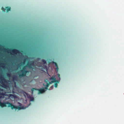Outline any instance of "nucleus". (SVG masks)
Wrapping results in <instances>:
<instances>
[{
    "mask_svg": "<svg viewBox=\"0 0 124 124\" xmlns=\"http://www.w3.org/2000/svg\"><path fill=\"white\" fill-rule=\"evenodd\" d=\"M38 66L39 67H41V66L40 65H39V66Z\"/></svg>",
    "mask_w": 124,
    "mask_h": 124,
    "instance_id": "393cba45",
    "label": "nucleus"
},
{
    "mask_svg": "<svg viewBox=\"0 0 124 124\" xmlns=\"http://www.w3.org/2000/svg\"><path fill=\"white\" fill-rule=\"evenodd\" d=\"M6 8L7 9V12H8L10 10V8L8 7H6Z\"/></svg>",
    "mask_w": 124,
    "mask_h": 124,
    "instance_id": "9d476101",
    "label": "nucleus"
},
{
    "mask_svg": "<svg viewBox=\"0 0 124 124\" xmlns=\"http://www.w3.org/2000/svg\"><path fill=\"white\" fill-rule=\"evenodd\" d=\"M24 62H22V63L23 64H25V59H24Z\"/></svg>",
    "mask_w": 124,
    "mask_h": 124,
    "instance_id": "a211bd4d",
    "label": "nucleus"
},
{
    "mask_svg": "<svg viewBox=\"0 0 124 124\" xmlns=\"http://www.w3.org/2000/svg\"><path fill=\"white\" fill-rule=\"evenodd\" d=\"M15 79V78L13 77V80H14Z\"/></svg>",
    "mask_w": 124,
    "mask_h": 124,
    "instance_id": "a878e982",
    "label": "nucleus"
},
{
    "mask_svg": "<svg viewBox=\"0 0 124 124\" xmlns=\"http://www.w3.org/2000/svg\"><path fill=\"white\" fill-rule=\"evenodd\" d=\"M4 49L7 51H9L10 50V51H11L12 53L15 54H16L17 53L19 54L20 53V52L19 50L15 49H10V50L8 48H4Z\"/></svg>",
    "mask_w": 124,
    "mask_h": 124,
    "instance_id": "20e7f679",
    "label": "nucleus"
},
{
    "mask_svg": "<svg viewBox=\"0 0 124 124\" xmlns=\"http://www.w3.org/2000/svg\"><path fill=\"white\" fill-rule=\"evenodd\" d=\"M25 68H26V67H25V66H24L23 67V68L22 69H24V70H25Z\"/></svg>",
    "mask_w": 124,
    "mask_h": 124,
    "instance_id": "f3484780",
    "label": "nucleus"
},
{
    "mask_svg": "<svg viewBox=\"0 0 124 124\" xmlns=\"http://www.w3.org/2000/svg\"><path fill=\"white\" fill-rule=\"evenodd\" d=\"M46 80H47V81H48V80H47V79H46V80H45V82H46V83H47V81H46Z\"/></svg>",
    "mask_w": 124,
    "mask_h": 124,
    "instance_id": "412c9836",
    "label": "nucleus"
},
{
    "mask_svg": "<svg viewBox=\"0 0 124 124\" xmlns=\"http://www.w3.org/2000/svg\"><path fill=\"white\" fill-rule=\"evenodd\" d=\"M1 96H0V98H1Z\"/></svg>",
    "mask_w": 124,
    "mask_h": 124,
    "instance_id": "c756f323",
    "label": "nucleus"
},
{
    "mask_svg": "<svg viewBox=\"0 0 124 124\" xmlns=\"http://www.w3.org/2000/svg\"><path fill=\"white\" fill-rule=\"evenodd\" d=\"M2 9L3 12H5V10H6V9L3 8V7L2 8Z\"/></svg>",
    "mask_w": 124,
    "mask_h": 124,
    "instance_id": "4468645a",
    "label": "nucleus"
},
{
    "mask_svg": "<svg viewBox=\"0 0 124 124\" xmlns=\"http://www.w3.org/2000/svg\"><path fill=\"white\" fill-rule=\"evenodd\" d=\"M56 70H57V71H58V69H58V67H56Z\"/></svg>",
    "mask_w": 124,
    "mask_h": 124,
    "instance_id": "dca6fc26",
    "label": "nucleus"
},
{
    "mask_svg": "<svg viewBox=\"0 0 124 124\" xmlns=\"http://www.w3.org/2000/svg\"><path fill=\"white\" fill-rule=\"evenodd\" d=\"M40 59V58H37V60H39Z\"/></svg>",
    "mask_w": 124,
    "mask_h": 124,
    "instance_id": "6ab92c4d",
    "label": "nucleus"
},
{
    "mask_svg": "<svg viewBox=\"0 0 124 124\" xmlns=\"http://www.w3.org/2000/svg\"><path fill=\"white\" fill-rule=\"evenodd\" d=\"M0 78L2 79V81H4V82H6V79H5L3 77H1Z\"/></svg>",
    "mask_w": 124,
    "mask_h": 124,
    "instance_id": "1a4fd4ad",
    "label": "nucleus"
},
{
    "mask_svg": "<svg viewBox=\"0 0 124 124\" xmlns=\"http://www.w3.org/2000/svg\"><path fill=\"white\" fill-rule=\"evenodd\" d=\"M29 72V71L27 70H24V69H22L20 71V73L21 74H19V77H23L26 76L27 73Z\"/></svg>",
    "mask_w": 124,
    "mask_h": 124,
    "instance_id": "7ed1b4c3",
    "label": "nucleus"
},
{
    "mask_svg": "<svg viewBox=\"0 0 124 124\" xmlns=\"http://www.w3.org/2000/svg\"><path fill=\"white\" fill-rule=\"evenodd\" d=\"M39 63H41L40 62H38L37 63V64H38Z\"/></svg>",
    "mask_w": 124,
    "mask_h": 124,
    "instance_id": "5701e85b",
    "label": "nucleus"
},
{
    "mask_svg": "<svg viewBox=\"0 0 124 124\" xmlns=\"http://www.w3.org/2000/svg\"><path fill=\"white\" fill-rule=\"evenodd\" d=\"M1 64L2 65H4V64H3V63H1Z\"/></svg>",
    "mask_w": 124,
    "mask_h": 124,
    "instance_id": "bb28decb",
    "label": "nucleus"
},
{
    "mask_svg": "<svg viewBox=\"0 0 124 124\" xmlns=\"http://www.w3.org/2000/svg\"><path fill=\"white\" fill-rule=\"evenodd\" d=\"M35 90V88H32L31 89V91L32 93H33V92Z\"/></svg>",
    "mask_w": 124,
    "mask_h": 124,
    "instance_id": "ddd939ff",
    "label": "nucleus"
},
{
    "mask_svg": "<svg viewBox=\"0 0 124 124\" xmlns=\"http://www.w3.org/2000/svg\"><path fill=\"white\" fill-rule=\"evenodd\" d=\"M42 68L41 69V70L42 71H44L43 70H46L47 71V66L46 65H43L42 67Z\"/></svg>",
    "mask_w": 124,
    "mask_h": 124,
    "instance_id": "0eeeda50",
    "label": "nucleus"
},
{
    "mask_svg": "<svg viewBox=\"0 0 124 124\" xmlns=\"http://www.w3.org/2000/svg\"><path fill=\"white\" fill-rule=\"evenodd\" d=\"M33 98L32 99V100H32H32H33Z\"/></svg>",
    "mask_w": 124,
    "mask_h": 124,
    "instance_id": "c85d7f7f",
    "label": "nucleus"
},
{
    "mask_svg": "<svg viewBox=\"0 0 124 124\" xmlns=\"http://www.w3.org/2000/svg\"><path fill=\"white\" fill-rule=\"evenodd\" d=\"M7 75L8 77H10L11 75V73H9L7 74Z\"/></svg>",
    "mask_w": 124,
    "mask_h": 124,
    "instance_id": "2eb2a0df",
    "label": "nucleus"
},
{
    "mask_svg": "<svg viewBox=\"0 0 124 124\" xmlns=\"http://www.w3.org/2000/svg\"><path fill=\"white\" fill-rule=\"evenodd\" d=\"M3 84V85H4V86H6V85H4V84Z\"/></svg>",
    "mask_w": 124,
    "mask_h": 124,
    "instance_id": "cd10ccee",
    "label": "nucleus"
},
{
    "mask_svg": "<svg viewBox=\"0 0 124 124\" xmlns=\"http://www.w3.org/2000/svg\"><path fill=\"white\" fill-rule=\"evenodd\" d=\"M53 85H52V86H51V88H53Z\"/></svg>",
    "mask_w": 124,
    "mask_h": 124,
    "instance_id": "b1692460",
    "label": "nucleus"
},
{
    "mask_svg": "<svg viewBox=\"0 0 124 124\" xmlns=\"http://www.w3.org/2000/svg\"><path fill=\"white\" fill-rule=\"evenodd\" d=\"M50 85L49 83H46V85L45 84H43V85L44 86H45L46 87L45 88H40L39 89L38 91L39 93H42L46 91L47 89H48L47 88Z\"/></svg>",
    "mask_w": 124,
    "mask_h": 124,
    "instance_id": "f03ea898",
    "label": "nucleus"
},
{
    "mask_svg": "<svg viewBox=\"0 0 124 124\" xmlns=\"http://www.w3.org/2000/svg\"><path fill=\"white\" fill-rule=\"evenodd\" d=\"M58 77L60 78V75L59 74H58Z\"/></svg>",
    "mask_w": 124,
    "mask_h": 124,
    "instance_id": "4be33fe9",
    "label": "nucleus"
},
{
    "mask_svg": "<svg viewBox=\"0 0 124 124\" xmlns=\"http://www.w3.org/2000/svg\"><path fill=\"white\" fill-rule=\"evenodd\" d=\"M50 80H52V81H51V82H49L48 83H49L50 84H51L52 83L54 82H56V81H57L56 80V78L55 77H52L51 78H50Z\"/></svg>",
    "mask_w": 124,
    "mask_h": 124,
    "instance_id": "423d86ee",
    "label": "nucleus"
},
{
    "mask_svg": "<svg viewBox=\"0 0 124 124\" xmlns=\"http://www.w3.org/2000/svg\"><path fill=\"white\" fill-rule=\"evenodd\" d=\"M35 65H34V61H32L31 62L28 63L26 65V66L30 69H33L32 66L34 67Z\"/></svg>",
    "mask_w": 124,
    "mask_h": 124,
    "instance_id": "39448f33",
    "label": "nucleus"
},
{
    "mask_svg": "<svg viewBox=\"0 0 124 124\" xmlns=\"http://www.w3.org/2000/svg\"><path fill=\"white\" fill-rule=\"evenodd\" d=\"M3 89H1V88H0V91H3Z\"/></svg>",
    "mask_w": 124,
    "mask_h": 124,
    "instance_id": "aec40b11",
    "label": "nucleus"
},
{
    "mask_svg": "<svg viewBox=\"0 0 124 124\" xmlns=\"http://www.w3.org/2000/svg\"><path fill=\"white\" fill-rule=\"evenodd\" d=\"M55 83L54 84V86L55 87H56L57 86V83H58L59 82L58 81H56V82H55Z\"/></svg>",
    "mask_w": 124,
    "mask_h": 124,
    "instance_id": "6e6552de",
    "label": "nucleus"
},
{
    "mask_svg": "<svg viewBox=\"0 0 124 124\" xmlns=\"http://www.w3.org/2000/svg\"><path fill=\"white\" fill-rule=\"evenodd\" d=\"M53 63H54L55 64V66L57 67H58V65L57 64V63L55 62H53Z\"/></svg>",
    "mask_w": 124,
    "mask_h": 124,
    "instance_id": "f8f14e48",
    "label": "nucleus"
},
{
    "mask_svg": "<svg viewBox=\"0 0 124 124\" xmlns=\"http://www.w3.org/2000/svg\"><path fill=\"white\" fill-rule=\"evenodd\" d=\"M6 104H8V107H10L12 109H18L19 110H20L21 109V107L18 106H15L11 103L8 102L5 103H2L0 101V106L1 107H7V106L6 105Z\"/></svg>",
    "mask_w": 124,
    "mask_h": 124,
    "instance_id": "f257e3e1",
    "label": "nucleus"
},
{
    "mask_svg": "<svg viewBox=\"0 0 124 124\" xmlns=\"http://www.w3.org/2000/svg\"><path fill=\"white\" fill-rule=\"evenodd\" d=\"M42 61L43 62V64H45L46 63V61L42 59Z\"/></svg>",
    "mask_w": 124,
    "mask_h": 124,
    "instance_id": "9b49d317",
    "label": "nucleus"
}]
</instances>
